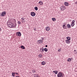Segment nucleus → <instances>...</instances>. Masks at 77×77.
Instances as JSON below:
<instances>
[{
    "label": "nucleus",
    "instance_id": "f257e3e1",
    "mask_svg": "<svg viewBox=\"0 0 77 77\" xmlns=\"http://www.w3.org/2000/svg\"><path fill=\"white\" fill-rule=\"evenodd\" d=\"M7 24L9 27H11V28H12L14 27L13 26V24L12 23L8 22L7 23Z\"/></svg>",
    "mask_w": 77,
    "mask_h": 77
},
{
    "label": "nucleus",
    "instance_id": "f03ea898",
    "mask_svg": "<svg viewBox=\"0 0 77 77\" xmlns=\"http://www.w3.org/2000/svg\"><path fill=\"white\" fill-rule=\"evenodd\" d=\"M60 8L61 9V11H64L65 9H66V8L65 7V6H61L60 7Z\"/></svg>",
    "mask_w": 77,
    "mask_h": 77
},
{
    "label": "nucleus",
    "instance_id": "7ed1b4c3",
    "mask_svg": "<svg viewBox=\"0 0 77 77\" xmlns=\"http://www.w3.org/2000/svg\"><path fill=\"white\" fill-rule=\"evenodd\" d=\"M58 77H63V75H62V74L60 73V72H59V73H58L57 75Z\"/></svg>",
    "mask_w": 77,
    "mask_h": 77
},
{
    "label": "nucleus",
    "instance_id": "20e7f679",
    "mask_svg": "<svg viewBox=\"0 0 77 77\" xmlns=\"http://www.w3.org/2000/svg\"><path fill=\"white\" fill-rule=\"evenodd\" d=\"M1 15V17H4V16H5V15H6V11H3L2 12Z\"/></svg>",
    "mask_w": 77,
    "mask_h": 77
},
{
    "label": "nucleus",
    "instance_id": "39448f33",
    "mask_svg": "<svg viewBox=\"0 0 77 77\" xmlns=\"http://www.w3.org/2000/svg\"><path fill=\"white\" fill-rule=\"evenodd\" d=\"M17 36H21V33L20 32H17L16 33Z\"/></svg>",
    "mask_w": 77,
    "mask_h": 77
},
{
    "label": "nucleus",
    "instance_id": "423d86ee",
    "mask_svg": "<svg viewBox=\"0 0 77 77\" xmlns=\"http://www.w3.org/2000/svg\"><path fill=\"white\" fill-rule=\"evenodd\" d=\"M31 15L32 17H34V16H35V13L34 12H32L31 13Z\"/></svg>",
    "mask_w": 77,
    "mask_h": 77
},
{
    "label": "nucleus",
    "instance_id": "0eeeda50",
    "mask_svg": "<svg viewBox=\"0 0 77 77\" xmlns=\"http://www.w3.org/2000/svg\"><path fill=\"white\" fill-rule=\"evenodd\" d=\"M65 5L66 6H69V4L67 2H65L64 3Z\"/></svg>",
    "mask_w": 77,
    "mask_h": 77
},
{
    "label": "nucleus",
    "instance_id": "6e6552de",
    "mask_svg": "<svg viewBox=\"0 0 77 77\" xmlns=\"http://www.w3.org/2000/svg\"><path fill=\"white\" fill-rule=\"evenodd\" d=\"M34 77H39V75L38 74H34Z\"/></svg>",
    "mask_w": 77,
    "mask_h": 77
},
{
    "label": "nucleus",
    "instance_id": "1a4fd4ad",
    "mask_svg": "<svg viewBox=\"0 0 77 77\" xmlns=\"http://www.w3.org/2000/svg\"><path fill=\"white\" fill-rule=\"evenodd\" d=\"M38 3H39V4H40V5H43V2L41 1H40V2H38Z\"/></svg>",
    "mask_w": 77,
    "mask_h": 77
},
{
    "label": "nucleus",
    "instance_id": "9d476101",
    "mask_svg": "<svg viewBox=\"0 0 77 77\" xmlns=\"http://www.w3.org/2000/svg\"><path fill=\"white\" fill-rule=\"evenodd\" d=\"M66 42L67 43V44H69V43H70V41L68 40H66Z\"/></svg>",
    "mask_w": 77,
    "mask_h": 77
},
{
    "label": "nucleus",
    "instance_id": "9b49d317",
    "mask_svg": "<svg viewBox=\"0 0 77 77\" xmlns=\"http://www.w3.org/2000/svg\"><path fill=\"white\" fill-rule=\"evenodd\" d=\"M42 50L41 52H42V51L44 52V49L43 48H41L40 49V51H41Z\"/></svg>",
    "mask_w": 77,
    "mask_h": 77
},
{
    "label": "nucleus",
    "instance_id": "f8f14e48",
    "mask_svg": "<svg viewBox=\"0 0 77 77\" xmlns=\"http://www.w3.org/2000/svg\"><path fill=\"white\" fill-rule=\"evenodd\" d=\"M46 29L47 31H49V30H50V28L48 27H46Z\"/></svg>",
    "mask_w": 77,
    "mask_h": 77
},
{
    "label": "nucleus",
    "instance_id": "ddd939ff",
    "mask_svg": "<svg viewBox=\"0 0 77 77\" xmlns=\"http://www.w3.org/2000/svg\"><path fill=\"white\" fill-rule=\"evenodd\" d=\"M20 47L21 48H22L23 49H25V47L23 45L21 46Z\"/></svg>",
    "mask_w": 77,
    "mask_h": 77
},
{
    "label": "nucleus",
    "instance_id": "4468645a",
    "mask_svg": "<svg viewBox=\"0 0 77 77\" xmlns=\"http://www.w3.org/2000/svg\"><path fill=\"white\" fill-rule=\"evenodd\" d=\"M38 57L40 58H42V55L41 54H39L38 55Z\"/></svg>",
    "mask_w": 77,
    "mask_h": 77
},
{
    "label": "nucleus",
    "instance_id": "2eb2a0df",
    "mask_svg": "<svg viewBox=\"0 0 77 77\" xmlns=\"http://www.w3.org/2000/svg\"><path fill=\"white\" fill-rule=\"evenodd\" d=\"M42 65H44L45 64V62L44 61H43L41 63Z\"/></svg>",
    "mask_w": 77,
    "mask_h": 77
},
{
    "label": "nucleus",
    "instance_id": "dca6fc26",
    "mask_svg": "<svg viewBox=\"0 0 77 77\" xmlns=\"http://www.w3.org/2000/svg\"><path fill=\"white\" fill-rule=\"evenodd\" d=\"M57 72L58 71H53V72H54L55 74H57Z\"/></svg>",
    "mask_w": 77,
    "mask_h": 77
},
{
    "label": "nucleus",
    "instance_id": "f3484780",
    "mask_svg": "<svg viewBox=\"0 0 77 77\" xmlns=\"http://www.w3.org/2000/svg\"><path fill=\"white\" fill-rule=\"evenodd\" d=\"M74 25H75V23H71V26L72 27H74Z\"/></svg>",
    "mask_w": 77,
    "mask_h": 77
},
{
    "label": "nucleus",
    "instance_id": "a211bd4d",
    "mask_svg": "<svg viewBox=\"0 0 77 77\" xmlns=\"http://www.w3.org/2000/svg\"><path fill=\"white\" fill-rule=\"evenodd\" d=\"M67 26L68 27V28H70L71 27V25L69 24H68L67 25Z\"/></svg>",
    "mask_w": 77,
    "mask_h": 77
},
{
    "label": "nucleus",
    "instance_id": "6ab92c4d",
    "mask_svg": "<svg viewBox=\"0 0 77 77\" xmlns=\"http://www.w3.org/2000/svg\"><path fill=\"white\" fill-rule=\"evenodd\" d=\"M44 50V51H45L46 52L48 51V49L47 48H45Z\"/></svg>",
    "mask_w": 77,
    "mask_h": 77
},
{
    "label": "nucleus",
    "instance_id": "aec40b11",
    "mask_svg": "<svg viewBox=\"0 0 77 77\" xmlns=\"http://www.w3.org/2000/svg\"><path fill=\"white\" fill-rule=\"evenodd\" d=\"M15 74V73L14 72H13L12 74V76H13V77H14Z\"/></svg>",
    "mask_w": 77,
    "mask_h": 77
},
{
    "label": "nucleus",
    "instance_id": "412c9836",
    "mask_svg": "<svg viewBox=\"0 0 77 77\" xmlns=\"http://www.w3.org/2000/svg\"><path fill=\"white\" fill-rule=\"evenodd\" d=\"M67 61L68 62H71V59L70 58H69L67 60Z\"/></svg>",
    "mask_w": 77,
    "mask_h": 77
},
{
    "label": "nucleus",
    "instance_id": "4be33fe9",
    "mask_svg": "<svg viewBox=\"0 0 77 77\" xmlns=\"http://www.w3.org/2000/svg\"><path fill=\"white\" fill-rule=\"evenodd\" d=\"M66 38L67 39V40H69V41L71 40V38L69 37H67Z\"/></svg>",
    "mask_w": 77,
    "mask_h": 77
},
{
    "label": "nucleus",
    "instance_id": "5701e85b",
    "mask_svg": "<svg viewBox=\"0 0 77 77\" xmlns=\"http://www.w3.org/2000/svg\"><path fill=\"white\" fill-rule=\"evenodd\" d=\"M38 42H41V43H40V44L42 43V40H38Z\"/></svg>",
    "mask_w": 77,
    "mask_h": 77
},
{
    "label": "nucleus",
    "instance_id": "b1692460",
    "mask_svg": "<svg viewBox=\"0 0 77 77\" xmlns=\"http://www.w3.org/2000/svg\"><path fill=\"white\" fill-rule=\"evenodd\" d=\"M75 23V20H73L72 21L71 23L72 24H75V23Z\"/></svg>",
    "mask_w": 77,
    "mask_h": 77
},
{
    "label": "nucleus",
    "instance_id": "393cba45",
    "mask_svg": "<svg viewBox=\"0 0 77 77\" xmlns=\"http://www.w3.org/2000/svg\"><path fill=\"white\" fill-rule=\"evenodd\" d=\"M52 20L53 21H56V19L55 18H52Z\"/></svg>",
    "mask_w": 77,
    "mask_h": 77
},
{
    "label": "nucleus",
    "instance_id": "a878e982",
    "mask_svg": "<svg viewBox=\"0 0 77 77\" xmlns=\"http://www.w3.org/2000/svg\"><path fill=\"white\" fill-rule=\"evenodd\" d=\"M35 11H38V7H35Z\"/></svg>",
    "mask_w": 77,
    "mask_h": 77
},
{
    "label": "nucleus",
    "instance_id": "bb28decb",
    "mask_svg": "<svg viewBox=\"0 0 77 77\" xmlns=\"http://www.w3.org/2000/svg\"><path fill=\"white\" fill-rule=\"evenodd\" d=\"M63 27L64 29H66V27L65 25H63Z\"/></svg>",
    "mask_w": 77,
    "mask_h": 77
},
{
    "label": "nucleus",
    "instance_id": "cd10ccee",
    "mask_svg": "<svg viewBox=\"0 0 77 77\" xmlns=\"http://www.w3.org/2000/svg\"><path fill=\"white\" fill-rule=\"evenodd\" d=\"M21 19H22V21H23L25 20V19L24 18V17H23L21 18Z\"/></svg>",
    "mask_w": 77,
    "mask_h": 77
},
{
    "label": "nucleus",
    "instance_id": "c85d7f7f",
    "mask_svg": "<svg viewBox=\"0 0 77 77\" xmlns=\"http://www.w3.org/2000/svg\"><path fill=\"white\" fill-rule=\"evenodd\" d=\"M18 24H21V22H20V21H18Z\"/></svg>",
    "mask_w": 77,
    "mask_h": 77
},
{
    "label": "nucleus",
    "instance_id": "c756f323",
    "mask_svg": "<svg viewBox=\"0 0 77 77\" xmlns=\"http://www.w3.org/2000/svg\"><path fill=\"white\" fill-rule=\"evenodd\" d=\"M36 28H34V30H35Z\"/></svg>",
    "mask_w": 77,
    "mask_h": 77
},
{
    "label": "nucleus",
    "instance_id": "7c9ffc66",
    "mask_svg": "<svg viewBox=\"0 0 77 77\" xmlns=\"http://www.w3.org/2000/svg\"><path fill=\"white\" fill-rule=\"evenodd\" d=\"M75 4L77 5V2H75Z\"/></svg>",
    "mask_w": 77,
    "mask_h": 77
},
{
    "label": "nucleus",
    "instance_id": "2f4dec72",
    "mask_svg": "<svg viewBox=\"0 0 77 77\" xmlns=\"http://www.w3.org/2000/svg\"><path fill=\"white\" fill-rule=\"evenodd\" d=\"M45 47H48V46H47V45H45Z\"/></svg>",
    "mask_w": 77,
    "mask_h": 77
},
{
    "label": "nucleus",
    "instance_id": "473e14b6",
    "mask_svg": "<svg viewBox=\"0 0 77 77\" xmlns=\"http://www.w3.org/2000/svg\"><path fill=\"white\" fill-rule=\"evenodd\" d=\"M15 74H16L17 75L18 74V73H15Z\"/></svg>",
    "mask_w": 77,
    "mask_h": 77
},
{
    "label": "nucleus",
    "instance_id": "72a5a7b5",
    "mask_svg": "<svg viewBox=\"0 0 77 77\" xmlns=\"http://www.w3.org/2000/svg\"><path fill=\"white\" fill-rule=\"evenodd\" d=\"M1 28H0V31H1Z\"/></svg>",
    "mask_w": 77,
    "mask_h": 77
},
{
    "label": "nucleus",
    "instance_id": "f704fd0d",
    "mask_svg": "<svg viewBox=\"0 0 77 77\" xmlns=\"http://www.w3.org/2000/svg\"><path fill=\"white\" fill-rule=\"evenodd\" d=\"M42 39H44V38L42 37Z\"/></svg>",
    "mask_w": 77,
    "mask_h": 77
},
{
    "label": "nucleus",
    "instance_id": "c9c22d12",
    "mask_svg": "<svg viewBox=\"0 0 77 77\" xmlns=\"http://www.w3.org/2000/svg\"><path fill=\"white\" fill-rule=\"evenodd\" d=\"M17 77H20V76H17Z\"/></svg>",
    "mask_w": 77,
    "mask_h": 77
},
{
    "label": "nucleus",
    "instance_id": "e433bc0d",
    "mask_svg": "<svg viewBox=\"0 0 77 77\" xmlns=\"http://www.w3.org/2000/svg\"><path fill=\"white\" fill-rule=\"evenodd\" d=\"M58 51L60 52V50H58Z\"/></svg>",
    "mask_w": 77,
    "mask_h": 77
},
{
    "label": "nucleus",
    "instance_id": "4c0bfd02",
    "mask_svg": "<svg viewBox=\"0 0 77 77\" xmlns=\"http://www.w3.org/2000/svg\"><path fill=\"white\" fill-rule=\"evenodd\" d=\"M74 51H76L75 50H74Z\"/></svg>",
    "mask_w": 77,
    "mask_h": 77
},
{
    "label": "nucleus",
    "instance_id": "58836bf2",
    "mask_svg": "<svg viewBox=\"0 0 77 77\" xmlns=\"http://www.w3.org/2000/svg\"><path fill=\"white\" fill-rule=\"evenodd\" d=\"M22 22H24V21H22Z\"/></svg>",
    "mask_w": 77,
    "mask_h": 77
},
{
    "label": "nucleus",
    "instance_id": "ea45409f",
    "mask_svg": "<svg viewBox=\"0 0 77 77\" xmlns=\"http://www.w3.org/2000/svg\"><path fill=\"white\" fill-rule=\"evenodd\" d=\"M76 54H77V52H76Z\"/></svg>",
    "mask_w": 77,
    "mask_h": 77
},
{
    "label": "nucleus",
    "instance_id": "a19ab883",
    "mask_svg": "<svg viewBox=\"0 0 77 77\" xmlns=\"http://www.w3.org/2000/svg\"><path fill=\"white\" fill-rule=\"evenodd\" d=\"M38 44H40V43H38Z\"/></svg>",
    "mask_w": 77,
    "mask_h": 77
}]
</instances>
